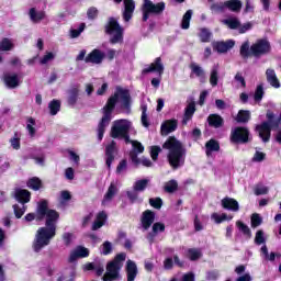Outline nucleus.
Here are the masks:
<instances>
[{"instance_id":"nucleus-34","label":"nucleus","mask_w":281,"mask_h":281,"mask_svg":"<svg viewBox=\"0 0 281 281\" xmlns=\"http://www.w3.org/2000/svg\"><path fill=\"white\" fill-rule=\"evenodd\" d=\"M48 109L50 115H58V112L60 111V100L53 99L48 103Z\"/></svg>"},{"instance_id":"nucleus-41","label":"nucleus","mask_w":281,"mask_h":281,"mask_svg":"<svg viewBox=\"0 0 281 281\" xmlns=\"http://www.w3.org/2000/svg\"><path fill=\"white\" fill-rule=\"evenodd\" d=\"M191 20H192V10H188L182 18V22H181L182 30H188L190 27Z\"/></svg>"},{"instance_id":"nucleus-57","label":"nucleus","mask_w":281,"mask_h":281,"mask_svg":"<svg viewBox=\"0 0 281 281\" xmlns=\"http://www.w3.org/2000/svg\"><path fill=\"white\" fill-rule=\"evenodd\" d=\"M177 186H178L177 181L171 180L166 183L165 190H166V192H175V190H177Z\"/></svg>"},{"instance_id":"nucleus-16","label":"nucleus","mask_w":281,"mask_h":281,"mask_svg":"<svg viewBox=\"0 0 281 281\" xmlns=\"http://www.w3.org/2000/svg\"><path fill=\"white\" fill-rule=\"evenodd\" d=\"M123 3H124L123 19L126 23H128V21L133 19V12H135V1L123 0Z\"/></svg>"},{"instance_id":"nucleus-21","label":"nucleus","mask_w":281,"mask_h":281,"mask_svg":"<svg viewBox=\"0 0 281 281\" xmlns=\"http://www.w3.org/2000/svg\"><path fill=\"white\" fill-rule=\"evenodd\" d=\"M103 116L98 125V139L99 142H102L103 137H104V131L106 128V105H104L101 109Z\"/></svg>"},{"instance_id":"nucleus-51","label":"nucleus","mask_w":281,"mask_h":281,"mask_svg":"<svg viewBox=\"0 0 281 281\" xmlns=\"http://www.w3.org/2000/svg\"><path fill=\"white\" fill-rule=\"evenodd\" d=\"M142 109V124L143 126H145L146 128H148L149 124H148V116L146 114V111H148V108L146 106V104H142L140 106Z\"/></svg>"},{"instance_id":"nucleus-10","label":"nucleus","mask_w":281,"mask_h":281,"mask_svg":"<svg viewBox=\"0 0 281 281\" xmlns=\"http://www.w3.org/2000/svg\"><path fill=\"white\" fill-rule=\"evenodd\" d=\"M231 140L236 144H247L249 142V130L247 127H235L231 133Z\"/></svg>"},{"instance_id":"nucleus-29","label":"nucleus","mask_w":281,"mask_h":281,"mask_svg":"<svg viewBox=\"0 0 281 281\" xmlns=\"http://www.w3.org/2000/svg\"><path fill=\"white\" fill-rule=\"evenodd\" d=\"M79 93H80V90H78V88H72L69 90V94L67 98V102L69 106H76V103L78 102Z\"/></svg>"},{"instance_id":"nucleus-37","label":"nucleus","mask_w":281,"mask_h":281,"mask_svg":"<svg viewBox=\"0 0 281 281\" xmlns=\"http://www.w3.org/2000/svg\"><path fill=\"white\" fill-rule=\"evenodd\" d=\"M191 69L192 72L195 74L198 78H200L201 82H205V71L203 70V68H201V66L193 64L191 65Z\"/></svg>"},{"instance_id":"nucleus-9","label":"nucleus","mask_w":281,"mask_h":281,"mask_svg":"<svg viewBox=\"0 0 281 281\" xmlns=\"http://www.w3.org/2000/svg\"><path fill=\"white\" fill-rule=\"evenodd\" d=\"M271 52V43L268 40H258L255 44L250 46V54L259 58V56H265Z\"/></svg>"},{"instance_id":"nucleus-7","label":"nucleus","mask_w":281,"mask_h":281,"mask_svg":"<svg viewBox=\"0 0 281 281\" xmlns=\"http://www.w3.org/2000/svg\"><path fill=\"white\" fill-rule=\"evenodd\" d=\"M106 32L109 41L112 45L122 43V41H124V27L120 25L116 19H109Z\"/></svg>"},{"instance_id":"nucleus-64","label":"nucleus","mask_w":281,"mask_h":281,"mask_svg":"<svg viewBox=\"0 0 281 281\" xmlns=\"http://www.w3.org/2000/svg\"><path fill=\"white\" fill-rule=\"evenodd\" d=\"M265 157H266L265 153H262V151H260V150H257V151L255 153V156H254V158H252V161H265Z\"/></svg>"},{"instance_id":"nucleus-2","label":"nucleus","mask_w":281,"mask_h":281,"mask_svg":"<svg viewBox=\"0 0 281 281\" xmlns=\"http://www.w3.org/2000/svg\"><path fill=\"white\" fill-rule=\"evenodd\" d=\"M162 148L168 150V161L171 167L179 168V166H183L186 161V148H183L181 142L175 137H169L162 145Z\"/></svg>"},{"instance_id":"nucleus-25","label":"nucleus","mask_w":281,"mask_h":281,"mask_svg":"<svg viewBox=\"0 0 281 281\" xmlns=\"http://www.w3.org/2000/svg\"><path fill=\"white\" fill-rule=\"evenodd\" d=\"M229 30H238L240 27V20L236 16H231L222 21Z\"/></svg>"},{"instance_id":"nucleus-54","label":"nucleus","mask_w":281,"mask_h":281,"mask_svg":"<svg viewBox=\"0 0 281 281\" xmlns=\"http://www.w3.org/2000/svg\"><path fill=\"white\" fill-rule=\"evenodd\" d=\"M160 151H161V147H159V146L150 147V157H151L153 161H157V157H159Z\"/></svg>"},{"instance_id":"nucleus-1","label":"nucleus","mask_w":281,"mask_h":281,"mask_svg":"<svg viewBox=\"0 0 281 281\" xmlns=\"http://www.w3.org/2000/svg\"><path fill=\"white\" fill-rule=\"evenodd\" d=\"M45 221V226L40 227L33 241V251L40 254L44 247L52 243V238L56 236V223L60 218V213L54 209H49V202L42 200L37 203L36 221Z\"/></svg>"},{"instance_id":"nucleus-40","label":"nucleus","mask_w":281,"mask_h":281,"mask_svg":"<svg viewBox=\"0 0 281 281\" xmlns=\"http://www.w3.org/2000/svg\"><path fill=\"white\" fill-rule=\"evenodd\" d=\"M148 183H150L149 179L137 180L134 183V190L136 192H144V190H146V187L148 186Z\"/></svg>"},{"instance_id":"nucleus-46","label":"nucleus","mask_w":281,"mask_h":281,"mask_svg":"<svg viewBox=\"0 0 281 281\" xmlns=\"http://www.w3.org/2000/svg\"><path fill=\"white\" fill-rule=\"evenodd\" d=\"M26 210H27V207H25V205H23V207H21V206H19V204H14L13 212H14L15 218H23V214H25Z\"/></svg>"},{"instance_id":"nucleus-28","label":"nucleus","mask_w":281,"mask_h":281,"mask_svg":"<svg viewBox=\"0 0 281 281\" xmlns=\"http://www.w3.org/2000/svg\"><path fill=\"white\" fill-rule=\"evenodd\" d=\"M207 122L210 126H213L214 128H221V126H223V117L218 114H211L207 117Z\"/></svg>"},{"instance_id":"nucleus-14","label":"nucleus","mask_w":281,"mask_h":281,"mask_svg":"<svg viewBox=\"0 0 281 281\" xmlns=\"http://www.w3.org/2000/svg\"><path fill=\"white\" fill-rule=\"evenodd\" d=\"M78 258H89V250L83 246H77L75 250L70 252L69 262H76Z\"/></svg>"},{"instance_id":"nucleus-45","label":"nucleus","mask_w":281,"mask_h":281,"mask_svg":"<svg viewBox=\"0 0 281 281\" xmlns=\"http://www.w3.org/2000/svg\"><path fill=\"white\" fill-rule=\"evenodd\" d=\"M187 258L189 260H199L201 258V250L191 248L187 251Z\"/></svg>"},{"instance_id":"nucleus-22","label":"nucleus","mask_w":281,"mask_h":281,"mask_svg":"<svg viewBox=\"0 0 281 281\" xmlns=\"http://www.w3.org/2000/svg\"><path fill=\"white\" fill-rule=\"evenodd\" d=\"M177 120H167L161 124V134L169 135V133H173V131H177Z\"/></svg>"},{"instance_id":"nucleus-33","label":"nucleus","mask_w":281,"mask_h":281,"mask_svg":"<svg viewBox=\"0 0 281 281\" xmlns=\"http://www.w3.org/2000/svg\"><path fill=\"white\" fill-rule=\"evenodd\" d=\"M206 155L210 157L212 153H216L220 150L221 146L218 145V142L211 139L206 143Z\"/></svg>"},{"instance_id":"nucleus-39","label":"nucleus","mask_w":281,"mask_h":281,"mask_svg":"<svg viewBox=\"0 0 281 281\" xmlns=\"http://www.w3.org/2000/svg\"><path fill=\"white\" fill-rule=\"evenodd\" d=\"M211 218L217 223L221 224L223 223V221H232L234 218V216H227V214L223 213V214H218V213H213L211 215Z\"/></svg>"},{"instance_id":"nucleus-11","label":"nucleus","mask_w":281,"mask_h":281,"mask_svg":"<svg viewBox=\"0 0 281 281\" xmlns=\"http://www.w3.org/2000/svg\"><path fill=\"white\" fill-rule=\"evenodd\" d=\"M102 60H104V53L98 48H94L85 58V63H91L92 65H100Z\"/></svg>"},{"instance_id":"nucleus-38","label":"nucleus","mask_w":281,"mask_h":281,"mask_svg":"<svg viewBox=\"0 0 281 281\" xmlns=\"http://www.w3.org/2000/svg\"><path fill=\"white\" fill-rule=\"evenodd\" d=\"M165 229H166V226H165L164 224H161V223H155V224L153 225V234H149V235H148V238H149L150 240H153V238H155V236H157V234H161V232H165Z\"/></svg>"},{"instance_id":"nucleus-19","label":"nucleus","mask_w":281,"mask_h":281,"mask_svg":"<svg viewBox=\"0 0 281 281\" xmlns=\"http://www.w3.org/2000/svg\"><path fill=\"white\" fill-rule=\"evenodd\" d=\"M222 206L224 210H229L231 212H238L240 210L238 201L234 200L233 198H224L222 200Z\"/></svg>"},{"instance_id":"nucleus-52","label":"nucleus","mask_w":281,"mask_h":281,"mask_svg":"<svg viewBox=\"0 0 281 281\" xmlns=\"http://www.w3.org/2000/svg\"><path fill=\"white\" fill-rule=\"evenodd\" d=\"M251 27H254V23L247 22L244 24H239V27L237 30H238L239 34H245L246 32H249V30H251Z\"/></svg>"},{"instance_id":"nucleus-44","label":"nucleus","mask_w":281,"mask_h":281,"mask_svg":"<svg viewBox=\"0 0 281 281\" xmlns=\"http://www.w3.org/2000/svg\"><path fill=\"white\" fill-rule=\"evenodd\" d=\"M236 226L238 227L239 232H243V234L247 236V238H251V231L249 229V226L245 225L240 221L236 223Z\"/></svg>"},{"instance_id":"nucleus-30","label":"nucleus","mask_w":281,"mask_h":281,"mask_svg":"<svg viewBox=\"0 0 281 281\" xmlns=\"http://www.w3.org/2000/svg\"><path fill=\"white\" fill-rule=\"evenodd\" d=\"M241 8H243V2L240 0L226 1V10H231V12H240Z\"/></svg>"},{"instance_id":"nucleus-55","label":"nucleus","mask_w":281,"mask_h":281,"mask_svg":"<svg viewBox=\"0 0 281 281\" xmlns=\"http://www.w3.org/2000/svg\"><path fill=\"white\" fill-rule=\"evenodd\" d=\"M240 56L247 58L249 56V41L243 43L240 47Z\"/></svg>"},{"instance_id":"nucleus-36","label":"nucleus","mask_w":281,"mask_h":281,"mask_svg":"<svg viewBox=\"0 0 281 281\" xmlns=\"http://www.w3.org/2000/svg\"><path fill=\"white\" fill-rule=\"evenodd\" d=\"M251 117V112L246 110H240L237 114L236 122L245 124Z\"/></svg>"},{"instance_id":"nucleus-23","label":"nucleus","mask_w":281,"mask_h":281,"mask_svg":"<svg viewBox=\"0 0 281 281\" xmlns=\"http://www.w3.org/2000/svg\"><path fill=\"white\" fill-rule=\"evenodd\" d=\"M267 81L274 89H280V80H278V76L276 75V70L269 68L266 70Z\"/></svg>"},{"instance_id":"nucleus-5","label":"nucleus","mask_w":281,"mask_h":281,"mask_svg":"<svg viewBox=\"0 0 281 281\" xmlns=\"http://www.w3.org/2000/svg\"><path fill=\"white\" fill-rule=\"evenodd\" d=\"M126 255L124 252H121L106 265V281L122 280V274H120V271H122V267H124Z\"/></svg>"},{"instance_id":"nucleus-32","label":"nucleus","mask_w":281,"mask_h":281,"mask_svg":"<svg viewBox=\"0 0 281 281\" xmlns=\"http://www.w3.org/2000/svg\"><path fill=\"white\" fill-rule=\"evenodd\" d=\"M14 49V43L8 37L0 40V52H12Z\"/></svg>"},{"instance_id":"nucleus-18","label":"nucleus","mask_w":281,"mask_h":281,"mask_svg":"<svg viewBox=\"0 0 281 281\" xmlns=\"http://www.w3.org/2000/svg\"><path fill=\"white\" fill-rule=\"evenodd\" d=\"M4 80V85L9 88V89H16V87H19V85H21V80L19 79V75L18 74H7L3 77Z\"/></svg>"},{"instance_id":"nucleus-42","label":"nucleus","mask_w":281,"mask_h":281,"mask_svg":"<svg viewBox=\"0 0 281 281\" xmlns=\"http://www.w3.org/2000/svg\"><path fill=\"white\" fill-rule=\"evenodd\" d=\"M210 83L212 87H216V85H218V66L213 67L211 70Z\"/></svg>"},{"instance_id":"nucleus-58","label":"nucleus","mask_w":281,"mask_h":281,"mask_svg":"<svg viewBox=\"0 0 281 281\" xmlns=\"http://www.w3.org/2000/svg\"><path fill=\"white\" fill-rule=\"evenodd\" d=\"M256 245H262L265 243V233L262 231H258L255 237Z\"/></svg>"},{"instance_id":"nucleus-62","label":"nucleus","mask_w":281,"mask_h":281,"mask_svg":"<svg viewBox=\"0 0 281 281\" xmlns=\"http://www.w3.org/2000/svg\"><path fill=\"white\" fill-rule=\"evenodd\" d=\"M88 19L93 20L98 18V9L95 7H91L87 11Z\"/></svg>"},{"instance_id":"nucleus-47","label":"nucleus","mask_w":281,"mask_h":281,"mask_svg":"<svg viewBox=\"0 0 281 281\" xmlns=\"http://www.w3.org/2000/svg\"><path fill=\"white\" fill-rule=\"evenodd\" d=\"M117 194V182H112L108 189L106 193V200L111 199L112 196H115Z\"/></svg>"},{"instance_id":"nucleus-20","label":"nucleus","mask_w":281,"mask_h":281,"mask_svg":"<svg viewBox=\"0 0 281 281\" xmlns=\"http://www.w3.org/2000/svg\"><path fill=\"white\" fill-rule=\"evenodd\" d=\"M153 223H155V213L153 211H145L142 216L143 229H149Z\"/></svg>"},{"instance_id":"nucleus-31","label":"nucleus","mask_w":281,"mask_h":281,"mask_svg":"<svg viewBox=\"0 0 281 281\" xmlns=\"http://www.w3.org/2000/svg\"><path fill=\"white\" fill-rule=\"evenodd\" d=\"M196 111V108L194 105L193 102L189 103L187 109H186V113H184V117L182 120V124H188V122L190 120H192V115H194V112Z\"/></svg>"},{"instance_id":"nucleus-63","label":"nucleus","mask_w":281,"mask_h":281,"mask_svg":"<svg viewBox=\"0 0 281 281\" xmlns=\"http://www.w3.org/2000/svg\"><path fill=\"white\" fill-rule=\"evenodd\" d=\"M71 238H74V234L64 233L63 240H64V245H66V247H69V245H71Z\"/></svg>"},{"instance_id":"nucleus-60","label":"nucleus","mask_w":281,"mask_h":281,"mask_svg":"<svg viewBox=\"0 0 281 281\" xmlns=\"http://www.w3.org/2000/svg\"><path fill=\"white\" fill-rule=\"evenodd\" d=\"M236 82H238V87L246 88L247 83L245 82V77L240 72H237L235 76Z\"/></svg>"},{"instance_id":"nucleus-35","label":"nucleus","mask_w":281,"mask_h":281,"mask_svg":"<svg viewBox=\"0 0 281 281\" xmlns=\"http://www.w3.org/2000/svg\"><path fill=\"white\" fill-rule=\"evenodd\" d=\"M106 155H108V164L109 161H113L115 159V155H117V148L115 147V142H111L106 148Z\"/></svg>"},{"instance_id":"nucleus-26","label":"nucleus","mask_w":281,"mask_h":281,"mask_svg":"<svg viewBox=\"0 0 281 281\" xmlns=\"http://www.w3.org/2000/svg\"><path fill=\"white\" fill-rule=\"evenodd\" d=\"M104 221H106V213L102 211L97 215V218L92 224V232L100 229V227L104 225Z\"/></svg>"},{"instance_id":"nucleus-50","label":"nucleus","mask_w":281,"mask_h":281,"mask_svg":"<svg viewBox=\"0 0 281 281\" xmlns=\"http://www.w3.org/2000/svg\"><path fill=\"white\" fill-rule=\"evenodd\" d=\"M200 38L202 43H209L210 38H212V33L207 29H201Z\"/></svg>"},{"instance_id":"nucleus-43","label":"nucleus","mask_w":281,"mask_h":281,"mask_svg":"<svg viewBox=\"0 0 281 281\" xmlns=\"http://www.w3.org/2000/svg\"><path fill=\"white\" fill-rule=\"evenodd\" d=\"M211 10H212V12H215V13L225 12V10H227L226 2L213 3L211 5Z\"/></svg>"},{"instance_id":"nucleus-15","label":"nucleus","mask_w":281,"mask_h":281,"mask_svg":"<svg viewBox=\"0 0 281 281\" xmlns=\"http://www.w3.org/2000/svg\"><path fill=\"white\" fill-rule=\"evenodd\" d=\"M125 273H126L127 281H135V278H137V273H138L137 263L128 259L125 266Z\"/></svg>"},{"instance_id":"nucleus-24","label":"nucleus","mask_w":281,"mask_h":281,"mask_svg":"<svg viewBox=\"0 0 281 281\" xmlns=\"http://www.w3.org/2000/svg\"><path fill=\"white\" fill-rule=\"evenodd\" d=\"M29 16L32 23H41L45 19V11H36V8H31L29 11Z\"/></svg>"},{"instance_id":"nucleus-48","label":"nucleus","mask_w":281,"mask_h":281,"mask_svg":"<svg viewBox=\"0 0 281 281\" xmlns=\"http://www.w3.org/2000/svg\"><path fill=\"white\" fill-rule=\"evenodd\" d=\"M261 254H262L265 260H270L271 262H272L273 260H276V252H271V254L269 255V250L267 249V246H266V245H263V246L261 247Z\"/></svg>"},{"instance_id":"nucleus-12","label":"nucleus","mask_w":281,"mask_h":281,"mask_svg":"<svg viewBox=\"0 0 281 281\" xmlns=\"http://www.w3.org/2000/svg\"><path fill=\"white\" fill-rule=\"evenodd\" d=\"M212 45L213 49L218 54H226V52H229V49L236 45V42L228 40L226 42H214Z\"/></svg>"},{"instance_id":"nucleus-17","label":"nucleus","mask_w":281,"mask_h":281,"mask_svg":"<svg viewBox=\"0 0 281 281\" xmlns=\"http://www.w3.org/2000/svg\"><path fill=\"white\" fill-rule=\"evenodd\" d=\"M151 71H155L159 76L164 74V64L161 63L160 57L156 58V60L151 63L149 67L145 68L143 74H150Z\"/></svg>"},{"instance_id":"nucleus-4","label":"nucleus","mask_w":281,"mask_h":281,"mask_svg":"<svg viewBox=\"0 0 281 281\" xmlns=\"http://www.w3.org/2000/svg\"><path fill=\"white\" fill-rule=\"evenodd\" d=\"M131 131H133V123L126 119H119L112 123L110 135L113 139H125L128 144Z\"/></svg>"},{"instance_id":"nucleus-53","label":"nucleus","mask_w":281,"mask_h":281,"mask_svg":"<svg viewBox=\"0 0 281 281\" xmlns=\"http://www.w3.org/2000/svg\"><path fill=\"white\" fill-rule=\"evenodd\" d=\"M262 225V217L258 213L252 214L251 216V227H258Z\"/></svg>"},{"instance_id":"nucleus-3","label":"nucleus","mask_w":281,"mask_h":281,"mask_svg":"<svg viewBox=\"0 0 281 281\" xmlns=\"http://www.w3.org/2000/svg\"><path fill=\"white\" fill-rule=\"evenodd\" d=\"M121 105V109H125L128 111L131 109V94L128 93V90L123 89L121 87H116L114 94L109 98L106 103V121L111 122L113 119L111 116V113L113 112V109H115V105Z\"/></svg>"},{"instance_id":"nucleus-13","label":"nucleus","mask_w":281,"mask_h":281,"mask_svg":"<svg viewBox=\"0 0 281 281\" xmlns=\"http://www.w3.org/2000/svg\"><path fill=\"white\" fill-rule=\"evenodd\" d=\"M14 199L18 203L25 205V203H30L32 200V193L26 189H16L14 193Z\"/></svg>"},{"instance_id":"nucleus-27","label":"nucleus","mask_w":281,"mask_h":281,"mask_svg":"<svg viewBox=\"0 0 281 281\" xmlns=\"http://www.w3.org/2000/svg\"><path fill=\"white\" fill-rule=\"evenodd\" d=\"M26 186L31 190H34L35 192H38V190H41L43 188V181L40 180L38 177H33V178L29 179Z\"/></svg>"},{"instance_id":"nucleus-59","label":"nucleus","mask_w":281,"mask_h":281,"mask_svg":"<svg viewBox=\"0 0 281 281\" xmlns=\"http://www.w3.org/2000/svg\"><path fill=\"white\" fill-rule=\"evenodd\" d=\"M263 95H265V90L262 89V86H258L257 90L255 92L256 102H260V100H262Z\"/></svg>"},{"instance_id":"nucleus-6","label":"nucleus","mask_w":281,"mask_h":281,"mask_svg":"<svg viewBox=\"0 0 281 281\" xmlns=\"http://www.w3.org/2000/svg\"><path fill=\"white\" fill-rule=\"evenodd\" d=\"M268 122H263L261 125H257L256 131L259 133V137L262 142H269L271 137V131H276L280 126L281 113L279 119H274L272 112H267Z\"/></svg>"},{"instance_id":"nucleus-8","label":"nucleus","mask_w":281,"mask_h":281,"mask_svg":"<svg viewBox=\"0 0 281 281\" xmlns=\"http://www.w3.org/2000/svg\"><path fill=\"white\" fill-rule=\"evenodd\" d=\"M143 21H148L149 14H159L162 10H166V3L158 2L153 3L150 0H143Z\"/></svg>"},{"instance_id":"nucleus-56","label":"nucleus","mask_w":281,"mask_h":281,"mask_svg":"<svg viewBox=\"0 0 281 281\" xmlns=\"http://www.w3.org/2000/svg\"><path fill=\"white\" fill-rule=\"evenodd\" d=\"M267 192H269V188L265 187V184H258L255 189V194H257V196L267 194Z\"/></svg>"},{"instance_id":"nucleus-49","label":"nucleus","mask_w":281,"mask_h":281,"mask_svg":"<svg viewBox=\"0 0 281 281\" xmlns=\"http://www.w3.org/2000/svg\"><path fill=\"white\" fill-rule=\"evenodd\" d=\"M10 144H11L13 150H20L21 149V138H19L18 133H14V137L10 139Z\"/></svg>"},{"instance_id":"nucleus-61","label":"nucleus","mask_w":281,"mask_h":281,"mask_svg":"<svg viewBox=\"0 0 281 281\" xmlns=\"http://www.w3.org/2000/svg\"><path fill=\"white\" fill-rule=\"evenodd\" d=\"M131 144L135 153H144V146L142 145V143L137 140H132Z\"/></svg>"}]
</instances>
